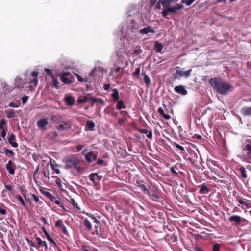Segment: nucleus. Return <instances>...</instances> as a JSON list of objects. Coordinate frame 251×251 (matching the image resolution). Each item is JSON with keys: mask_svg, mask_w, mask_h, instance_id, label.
<instances>
[{"mask_svg": "<svg viewBox=\"0 0 251 251\" xmlns=\"http://www.w3.org/2000/svg\"><path fill=\"white\" fill-rule=\"evenodd\" d=\"M209 83L214 89L222 95H225L232 90V85L227 81H224L221 78H211L209 80Z\"/></svg>", "mask_w": 251, "mask_h": 251, "instance_id": "obj_1", "label": "nucleus"}, {"mask_svg": "<svg viewBox=\"0 0 251 251\" xmlns=\"http://www.w3.org/2000/svg\"><path fill=\"white\" fill-rule=\"evenodd\" d=\"M191 72L192 69H189L184 71L183 69H180L178 67H177L173 75L176 79H179L182 77L188 78L190 76Z\"/></svg>", "mask_w": 251, "mask_h": 251, "instance_id": "obj_2", "label": "nucleus"}, {"mask_svg": "<svg viewBox=\"0 0 251 251\" xmlns=\"http://www.w3.org/2000/svg\"><path fill=\"white\" fill-rule=\"evenodd\" d=\"M78 161L73 156H67L65 158V168H77Z\"/></svg>", "mask_w": 251, "mask_h": 251, "instance_id": "obj_3", "label": "nucleus"}, {"mask_svg": "<svg viewBox=\"0 0 251 251\" xmlns=\"http://www.w3.org/2000/svg\"><path fill=\"white\" fill-rule=\"evenodd\" d=\"M75 81V78L73 73L72 74L68 72H64V84H71Z\"/></svg>", "mask_w": 251, "mask_h": 251, "instance_id": "obj_4", "label": "nucleus"}, {"mask_svg": "<svg viewBox=\"0 0 251 251\" xmlns=\"http://www.w3.org/2000/svg\"><path fill=\"white\" fill-rule=\"evenodd\" d=\"M89 178L95 185L98 184V182L101 179L102 176L99 175L97 173H92L89 175Z\"/></svg>", "mask_w": 251, "mask_h": 251, "instance_id": "obj_5", "label": "nucleus"}, {"mask_svg": "<svg viewBox=\"0 0 251 251\" xmlns=\"http://www.w3.org/2000/svg\"><path fill=\"white\" fill-rule=\"evenodd\" d=\"M49 122L47 118H42L40 119L37 122L38 127L41 129H45V126L48 124Z\"/></svg>", "mask_w": 251, "mask_h": 251, "instance_id": "obj_6", "label": "nucleus"}, {"mask_svg": "<svg viewBox=\"0 0 251 251\" xmlns=\"http://www.w3.org/2000/svg\"><path fill=\"white\" fill-rule=\"evenodd\" d=\"M75 100V99L73 96H71L69 94H66L65 101L67 104L72 106L74 104Z\"/></svg>", "mask_w": 251, "mask_h": 251, "instance_id": "obj_7", "label": "nucleus"}, {"mask_svg": "<svg viewBox=\"0 0 251 251\" xmlns=\"http://www.w3.org/2000/svg\"><path fill=\"white\" fill-rule=\"evenodd\" d=\"M15 165L13 163L11 160H9L6 164V169L8 171L9 173L11 175H14L15 173Z\"/></svg>", "mask_w": 251, "mask_h": 251, "instance_id": "obj_8", "label": "nucleus"}, {"mask_svg": "<svg viewBox=\"0 0 251 251\" xmlns=\"http://www.w3.org/2000/svg\"><path fill=\"white\" fill-rule=\"evenodd\" d=\"M8 141L9 143L14 148H16L18 147V144L15 142H13L14 140H15V136L13 133L8 134Z\"/></svg>", "mask_w": 251, "mask_h": 251, "instance_id": "obj_9", "label": "nucleus"}, {"mask_svg": "<svg viewBox=\"0 0 251 251\" xmlns=\"http://www.w3.org/2000/svg\"><path fill=\"white\" fill-rule=\"evenodd\" d=\"M97 157V154H95L92 151H90L85 155V159L89 163L91 162L92 160H95Z\"/></svg>", "mask_w": 251, "mask_h": 251, "instance_id": "obj_10", "label": "nucleus"}, {"mask_svg": "<svg viewBox=\"0 0 251 251\" xmlns=\"http://www.w3.org/2000/svg\"><path fill=\"white\" fill-rule=\"evenodd\" d=\"M174 89L176 92L183 95H185L187 94V91L184 86L179 85L176 86Z\"/></svg>", "mask_w": 251, "mask_h": 251, "instance_id": "obj_11", "label": "nucleus"}, {"mask_svg": "<svg viewBox=\"0 0 251 251\" xmlns=\"http://www.w3.org/2000/svg\"><path fill=\"white\" fill-rule=\"evenodd\" d=\"M139 32L142 34H147L150 32L152 33H155V31L153 29H152L150 26H148L146 28L140 30Z\"/></svg>", "mask_w": 251, "mask_h": 251, "instance_id": "obj_12", "label": "nucleus"}, {"mask_svg": "<svg viewBox=\"0 0 251 251\" xmlns=\"http://www.w3.org/2000/svg\"><path fill=\"white\" fill-rule=\"evenodd\" d=\"M242 218L238 215H233L229 218L230 222H235L236 223L239 224L242 221Z\"/></svg>", "mask_w": 251, "mask_h": 251, "instance_id": "obj_13", "label": "nucleus"}, {"mask_svg": "<svg viewBox=\"0 0 251 251\" xmlns=\"http://www.w3.org/2000/svg\"><path fill=\"white\" fill-rule=\"evenodd\" d=\"M241 111L244 116H251V107H244L241 109Z\"/></svg>", "mask_w": 251, "mask_h": 251, "instance_id": "obj_14", "label": "nucleus"}, {"mask_svg": "<svg viewBox=\"0 0 251 251\" xmlns=\"http://www.w3.org/2000/svg\"><path fill=\"white\" fill-rule=\"evenodd\" d=\"M36 239L38 242V245L37 246L36 248H38L41 246H44L46 249L48 248L47 244L45 241H42L39 237H36Z\"/></svg>", "mask_w": 251, "mask_h": 251, "instance_id": "obj_15", "label": "nucleus"}, {"mask_svg": "<svg viewBox=\"0 0 251 251\" xmlns=\"http://www.w3.org/2000/svg\"><path fill=\"white\" fill-rule=\"evenodd\" d=\"M51 120L55 123H59L62 121V117L60 115H54L51 116Z\"/></svg>", "mask_w": 251, "mask_h": 251, "instance_id": "obj_16", "label": "nucleus"}, {"mask_svg": "<svg viewBox=\"0 0 251 251\" xmlns=\"http://www.w3.org/2000/svg\"><path fill=\"white\" fill-rule=\"evenodd\" d=\"M154 48H155V50H156V51L157 52L159 53V52H161V51L163 49V45H162L161 43H159L157 41H156L155 42V44H154Z\"/></svg>", "mask_w": 251, "mask_h": 251, "instance_id": "obj_17", "label": "nucleus"}, {"mask_svg": "<svg viewBox=\"0 0 251 251\" xmlns=\"http://www.w3.org/2000/svg\"><path fill=\"white\" fill-rule=\"evenodd\" d=\"M86 127L90 130H93L95 126V124L92 121H87L86 125Z\"/></svg>", "mask_w": 251, "mask_h": 251, "instance_id": "obj_18", "label": "nucleus"}, {"mask_svg": "<svg viewBox=\"0 0 251 251\" xmlns=\"http://www.w3.org/2000/svg\"><path fill=\"white\" fill-rule=\"evenodd\" d=\"M158 111L159 112V113L162 115L163 117L166 120H169L171 118V116L170 115H169V114H166L164 113V110L163 109L161 108V107H160L159 108V109H158Z\"/></svg>", "mask_w": 251, "mask_h": 251, "instance_id": "obj_19", "label": "nucleus"}, {"mask_svg": "<svg viewBox=\"0 0 251 251\" xmlns=\"http://www.w3.org/2000/svg\"><path fill=\"white\" fill-rule=\"evenodd\" d=\"M158 111L159 112V113L162 115L163 117L166 120H169L171 118V116L170 115H169V114H166L164 113V110L163 109L161 108V107H160L159 108V109H158Z\"/></svg>", "mask_w": 251, "mask_h": 251, "instance_id": "obj_20", "label": "nucleus"}, {"mask_svg": "<svg viewBox=\"0 0 251 251\" xmlns=\"http://www.w3.org/2000/svg\"><path fill=\"white\" fill-rule=\"evenodd\" d=\"M142 75L144 77V81L145 83L146 84L147 86H149L151 83L150 78L145 72L142 73Z\"/></svg>", "mask_w": 251, "mask_h": 251, "instance_id": "obj_21", "label": "nucleus"}, {"mask_svg": "<svg viewBox=\"0 0 251 251\" xmlns=\"http://www.w3.org/2000/svg\"><path fill=\"white\" fill-rule=\"evenodd\" d=\"M84 225L88 230L92 229V225L91 222L87 219L84 220Z\"/></svg>", "mask_w": 251, "mask_h": 251, "instance_id": "obj_22", "label": "nucleus"}, {"mask_svg": "<svg viewBox=\"0 0 251 251\" xmlns=\"http://www.w3.org/2000/svg\"><path fill=\"white\" fill-rule=\"evenodd\" d=\"M126 108V105L124 104V102L122 100L118 101L116 105V109H125Z\"/></svg>", "mask_w": 251, "mask_h": 251, "instance_id": "obj_23", "label": "nucleus"}, {"mask_svg": "<svg viewBox=\"0 0 251 251\" xmlns=\"http://www.w3.org/2000/svg\"><path fill=\"white\" fill-rule=\"evenodd\" d=\"M8 118H11L16 116L15 112L13 109H10L6 112Z\"/></svg>", "mask_w": 251, "mask_h": 251, "instance_id": "obj_24", "label": "nucleus"}, {"mask_svg": "<svg viewBox=\"0 0 251 251\" xmlns=\"http://www.w3.org/2000/svg\"><path fill=\"white\" fill-rule=\"evenodd\" d=\"M209 192L208 189L206 186H202L199 190V193L201 194H205L208 193Z\"/></svg>", "mask_w": 251, "mask_h": 251, "instance_id": "obj_25", "label": "nucleus"}, {"mask_svg": "<svg viewBox=\"0 0 251 251\" xmlns=\"http://www.w3.org/2000/svg\"><path fill=\"white\" fill-rule=\"evenodd\" d=\"M22 81V80L21 78H17L16 79V84L17 87L19 88L23 87L24 83Z\"/></svg>", "mask_w": 251, "mask_h": 251, "instance_id": "obj_26", "label": "nucleus"}, {"mask_svg": "<svg viewBox=\"0 0 251 251\" xmlns=\"http://www.w3.org/2000/svg\"><path fill=\"white\" fill-rule=\"evenodd\" d=\"M112 96L113 99H114L115 100H119V92H118V91L116 89H115L114 90L113 93H112Z\"/></svg>", "mask_w": 251, "mask_h": 251, "instance_id": "obj_27", "label": "nucleus"}, {"mask_svg": "<svg viewBox=\"0 0 251 251\" xmlns=\"http://www.w3.org/2000/svg\"><path fill=\"white\" fill-rule=\"evenodd\" d=\"M45 236H46L47 239L52 244H53L54 246L57 247L56 243L54 241V240L50 237L48 232H45Z\"/></svg>", "mask_w": 251, "mask_h": 251, "instance_id": "obj_28", "label": "nucleus"}, {"mask_svg": "<svg viewBox=\"0 0 251 251\" xmlns=\"http://www.w3.org/2000/svg\"><path fill=\"white\" fill-rule=\"evenodd\" d=\"M42 173L43 175V177L46 178L47 180H49V172L48 170L44 169L42 171Z\"/></svg>", "mask_w": 251, "mask_h": 251, "instance_id": "obj_29", "label": "nucleus"}, {"mask_svg": "<svg viewBox=\"0 0 251 251\" xmlns=\"http://www.w3.org/2000/svg\"><path fill=\"white\" fill-rule=\"evenodd\" d=\"M172 2L173 0H165L162 2V5L164 8H167L169 7L170 3Z\"/></svg>", "mask_w": 251, "mask_h": 251, "instance_id": "obj_30", "label": "nucleus"}, {"mask_svg": "<svg viewBox=\"0 0 251 251\" xmlns=\"http://www.w3.org/2000/svg\"><path fill=\"white\" fill-rule=\"evenodd\" d=\"M73 75H74V76L75 75L77 77V79L79 82H87L88 81L87 78L83 79L78 74H77L76 73H74Z\"/></svg>", "mask_w": 251, "mask_h": 251, "instance_id": "obj_31", "label": "nucleus"}, {"mask_svg": "<svg viewBox=\"0 0 251 251\" xmlns=\"http://www.w3.org/2000/svg\"><path fill=\"white\" fill-rule=\"evenodd\" d=\"M52 202H53L54 203H55L56 204H57V205H60L61 207L63 208V205L62 204H61V203L60 202V199H57L55 197H52V199H51L50 200Z\"/></svg>", "mask_w": 251, "mask_h": 251, "instance_id": "obj_32", "label": "nucleus"}, {"mask_svg": "<svg viewBox=\"0 0 251 251\" xmlns=\"http://www.w3.org/2000/svg\"><path fill=\"white\" fill-rule=\"evenodd\" d=\"M140 73V67H137L135 69V70L133 74V75L134 76L138 77L139 76Z\"/></svg>", "mask_w": 251, "mask_h": 251, "instance_id": "obj_33", "label": "nucleus"}, {"mask_svg": "<svg viewBox=\"0 0 251 251\" xmlns=\"http://www.w3.org/2000/svg\"><path fill=\"white\" fill-rule=\"evenodd\" d=\"M86 214L93 220L94 223L97 224L99 223V221L96 219V218L93 215L88 213H87Z\"/></svg>", "mask_w": 251, "mask_h": 251, "instance_id": "obj_34", "label": "nucleus"}, {"mask_svg": "<svg viewBox=\"0 0 251 251\" xmlns=\"http://www.w3.org/2000/svg\"><path fill=\"white\" fill-rule=\"evenodd\" d=\"M88 100V98L87 97H84L83 98H79L77 101L79 103L86 102Z\"/></svg>", "mask_w": 251, "mask_h": 251, "instance_id": "obj_35", "label": "nucleus"}, {"mask_svg": "<svg viewBox=\"0 0 251 251\" xmlns=\"http://www.w3.org/2000/svg\"><path fill=\"white\" fill-rule=\"evenodd\" d=\"M41 192L45 195L46 196L47 198H48L49 199H50V200H51V199H52V197H53V196H52V195L49 193V192H47V191H41Z\"/></svg>", "mask_w": 251, "mask_h": 251, "instance_id": "obj_36", "label": "nucleus"}, {"mask_svg": "<svg viewBox=\"0 0 251 251\" xmlns=\"http://www.w3.org/2000/svg\"><path fill=\"white\" fill-rule=\"evenodd\" d=\"M240 171H241V175H242V176L244 178H247V175L246 174V170L245 169V168L244 167H241L240 168Z\"/></svg>", "mask_w": 251, "mask_h": 251, "instance_id": "obj_37", "label": "nucleus"}, {"mask_svg": "<svg viewBox=\"0 0 251 251\" xmlns=\"http://www.w3.org/2000/svg\"><path fill=\"white\" fill-rule=\"evenodd\" d=\"M4 153L6 155H9L10 156H12L14 154V152H13L11 150H10L9 149H4Z\"/></svg>", "mask_w": 251, "mask_h": 251, "instance_id": "obj_38", "label": "nucleus"}, {"mask_svg": "<svg viewBox=\"0 0 251 251\" xmlns=\"http://www.w3.org/2000/svg\"><path fill=\"white\" fill-rule=\"evenodd\" d=\"M175 6L174 7H167V11H169V13H175L176 11V9Z\"/></svg>", "mask_w": 251, "mask_h": 251, "instance_id": "obj_39", "label": "nucleus"}, {"mask_svg": "<svg viewBox=\"0 0 251 251\" xmlns=\"http://www.w3.org/2000/svg\"><path fill=\"white\" fill-rule=\"evenodd\" d=\"M57 184L58 185L59 187L60 188V190L61 191H63V189H62V181L60 178H57L55 181Z\"/></svg>", "mask_w": 251, "mask_h": 251, "instance_id": "obj_40", "label": "nucleus"}, {"mask_svg": "<svg viewBox=\"0 0 251 251\" xmlns=\"http://www.w3.org/2000/svg\"><path fill=\"white\" fill-rule=\"evenodd\" d=\"M100 67H95L94 70L89 74L90 76H94V74L97 71H100Z\"/></svg>", "mask_w": 251, "mask_h": 251, "instance_id": "obj_41", "label": "nucleus"}, {"mask_svg": "<svg viewBox=\"0 0 251 251\" xmlns=\"http://www.w3.org/2000/svg\"><path fill=\"white\" fill-rule=\"evenodd\" d=\"M53 80V86L56 88L58 87V81L57 79L55 78L54 75H52Z\"/></svg>", "mask_w": 251, "mask_h": 251, "instance_id": "obj_42", "label": "nucleus"}, {"mask_svg": "<svg viewBox=\"0 0 251 251\" xmlns=\"http://www.w3.org/2000/svg\"><path fill=\"white\" fill-rule=\"evenodd\" d=\"M5 188L7 190H9V191H11V192L12 193H14V192H13V191L12 190L13 186L12 185H6V184H5Z\"/></svg>", "mask_w": 251, "mask_h": 251, "instance_id": "obj_43", "label": "nucleus"}, {"mask_svg": "<svg viewBox=\"0 0 251 251\" xmlns=\"http://www.w3.org/2000/svg\"><path fill=\"white\" fill-rule=\"evenodd\" d=\"M169 13V11H167V8L165 9V10H163L162 12V16L164 17V18H166L167 19H169L167 17V16L168 15V14Z\"/></svg>", "mask_w": 251, "mask_h": 251, "instance_id": "obj_44", "label": "nucleus"}, {"mask_svg": "<svg viewBox=\"0 0 251 251\" xmlns=\"http://www.w3.org/2000/svg\"><path fill=\"white\" fill-rule=\"evenodd\" d=\"M245 149L249 151V153H251V144H248L245 146Z\"/></svg>", "mask_w": 251, "mask_h": 251, "instance_id": "obj_45", "label": "nucleus"}, {"mask_svg": "<svg viewBox=\"0 0 251 251\" xmlns=\"http://www.w3.org/2000/svg\"><path fill=\"white\" fill-rule=\"evenodd\" d=\"M18 200L20 201L21 204L23 206H25V202L23 200V199L22 198V197L21 196H18Z\"/></svg>", "mask_w": 251, "mask_h": 251, "instance_id": "obj_46", "label": "nucleus"}, {"mask_svg": "<svg viewBox=\"0 0 251 251\" xmlns=\"http://www.w3.org/2000/svg\"><path fill=\"white\" fill-rule=\"evenodd\" d=\"M220 245L219 244H215L213 247V251H219L220 249Z\"/></svg>", "mask_w": 251, "mask_h": 251, "instance_id": "obj_47", "label": "nucleus"}, {"mask_svg": "<svg viewBox=\"0 0 251 251\" xmlns=\"http://www.w3.org/2000/svg\"><path fill=\"white\" fill-rule=\"evenodd\" d=\"M62 221L61 220H57L55 221V226L56 227H61L62 226Z\"/></svg>", "mask_w": 251, "mask_h": 251, "instance_id": "obj_48", "label": "nucleus"}, {"mask_svg": "<svg viewBox=\"0 0 251 251\" xmlns=\"http://www.w3.org/2000/svg\"><path fill=\"white\" fill-rule=\"evenodd\" d=\"M71 128V125L69 123H64V130H68Z\"/></svg>", "mask_w": 251, "mask_h": 251, "instance_id": "obj_49", "label": "nucleus"}, {"mask_svg": "<svg viewBox=\"0 0 251 251\" xmlns=\"http://www.w3.org/2000/svg\"><path fill=\"white\" fill-rule=\"evenodd\" d=\"M28 98H29L28 96H25L24 97H23L21 98L22 101V103H23V104H25L27 102V100L28 99Z\"/></svg>", "mask_w": 251, "mask_h": 251, "instance_id": "obj_50", "label": "nucleus"}, {"mask_svg": "<svg viewBox=\"0 0 251 251\" xmlns=\"http://www.w3.org/2000/svg\"><path fill=\"white\" fill-rule=\"evenodd\" d=\"M176 9L177 10H180V9H182L184 8V6L183 5H182L181 4H180V3H177L176 4V6H175Z\"/></svg>", "mask_w": 251, "mask_h": 251, "instance_id": "obj_51", "label": "nucleus"}, {"mask_svg": "<svg viewBox=\"0 0 251 251\" xmlns=\"http://www.w3.org/2000/svg\"><path fill=\"white\" fill-rule=\"evenodd\" d=\"M26 241L28 244H29L31 247L36 248L37 246L35 245V243L33 242L31 240H30L28 239H26Z\"/></svg>", "mask_w": 251, "mask_h": 251, "instance_id": "obj_52", "label": "nucleus"}, {"mask_svg": "<svg viewBox=\"0 0 251 251\" xmlns=\"http://www.w3.org/2000/svg\"><path fill=\"white\" fill-rule=\"evenodd\" d=\"M19 190L21 192V193L22 194V195L24 197L25 200H26V197L25 195V193L24 189L23 187H21L19 188Z\"/></svg>", "mask_w": 251, "mask_h": 251, "instance_id": "obj_53", "label": "nucleus"}, {"mask_svg": "<svg viewBox=\"0 0 251 251\" xmlns=\"http://www.w3.org/2000/svg\"><path fill=\"white\" fill-rule=\"evenodd\" d=\"M71 203L76 208H77L78 209H80V208L78 206V204L75 202V200L73 199H71Z\"/></svg>", "mask_w": 251, "mask_h": 251, "instance_id": "obj_54", "label": "nucleus"}, {"mask_svg": "<svg viewBox=\"0 0 251 251\" xmlns=\"http://www.w3.org/2000/svg\"><path fill=\"white\" fill-rule=\"evenodd\" d=\"M45 71L46 72L47 75H49V76H51L53 75L52 74H51V71L50 69H48V68H46L45 69Z\"/></svg>", "mask_w": 251, "mask_h": 251, "instance_id": "obj_55", "label": "nucleus"}, {"mask_svg": "<svg viewBox=\"0 0 251 251\" xmlns=\"http://www.w3.org/2000/svg\"><path fill=\"white\" fill-rule=\"evenodd\" d=\"M9 106L11 107H19V105L14 103V102H11L9 103Z\"/></svg>", "mask_w": 251, "mask_h": 251, "instance_id": "obj_56", "label": "nucleus"}, {"mask_svg": "<svg viewBox=\"0 0 251 251\" xmlns=\"http://www.w3.org/2000/svg\"><path fill=\"white\" fill-rule=\"evenodd\" d=\"M30 84H34V86H36L38 84V80L36 78H35L33 80L30 82Z\"/></svg>", "mask_w": 251, "mask_h": 251, "instance_id": "obj_57", "label": "nucleus"}, {"mask_svg": "<svg viewBox=\"0 0 251 251\" xmlns=\"http://www.w3.org/2000/svg\"><path fill=\"white\" fill-rule=\"evenodd\" d=\"M5 121L4 119H2L0 121V129L3 128V125L5 124Z\"/></svg>", "mask_w": 251, "mask_h": 251, "instance_id": "obj_58", "label": "nucleus"}, {"mask_svg": "<svg viewBox=\"0 0 251 251\" xmlns=\"http://www.w3.org/2000/svg\"><path fill=\"white\" fill-rule=\"evenodd\" d=\"M30 75L34 77H37L38 75V72L37 71H33L31 73Z\"/></svg>", "mask_w": 251, "mask_h": 251, "instance_id": "obj_59", "label": "nucleus"}, {"mask_svg": "<svg viewBox=\"0 0 251 251\" xmlns=\"http://www.w3.org/2000/svg\"><path fill=\"white\" fill-rule=\"evenodd\" d=\"M32 197L36 202H39V198L35 194H32Z\"/></svg>", "mask_w": 251, "mask_h": 251, "instance_id": "obj_60", "label": "nucleus"}, {"mask_svg": "<svg viewBox=\"0 0 251 251\" xmlns=\"http://www.w3.org/2000/svg\"><path fill=\"white\" fill-rule=\"evenodd\" d=\"M6 213V210L5 209H3L0 207V214L1 215H5Z\"/></svg>", "mask_w": 251, "mask_h": 251, "instance_id": "obj_61", "label": "nucleus"}, {"mask_svg": "<svg viewBox=\"0 0 251 251\" xmlns=\"http://www.w3.org/2000/svg\"><path fill=\"white\" fill-rule=\"evenodd\" d=\"M176 148H177V149H178L179 150H180L181 151H184V147L178 144H176Z\"/></svg>", "mask_w": 251, "mask_h": 251, "instance_id": "obj_62", "label": "nucleus"}, {"mask_svg": "<svg viewBox=\"0 0 251 251\" xmlns=\"http://www.w3.org/2000/svg\"><path fill=\"white\" fill-rule=\"evenodd\" d=\"M196 0H187L186 2V5L187 6L191 5Z\"/></svg>", "mask_w": 251, "mask_h": 251, "instance_id": "obj_63", "label": "nucleus"}, {"mask_svg": "<svg viewBox=\"0 0 251 251\" xmlns=\"http://www.w3.org/2000/svg\"><path fill=\"white\" fill-rule=\"evenodd\" d=\"M40 220L43 222L45 224H48V222H47V220L46 219V218L44 217H42L40 219Z\"/></svg>", "mask_w": 251, "mask_h": 251, "instance_id": "obj_64", "label": "nucleus"}]
</instances>
